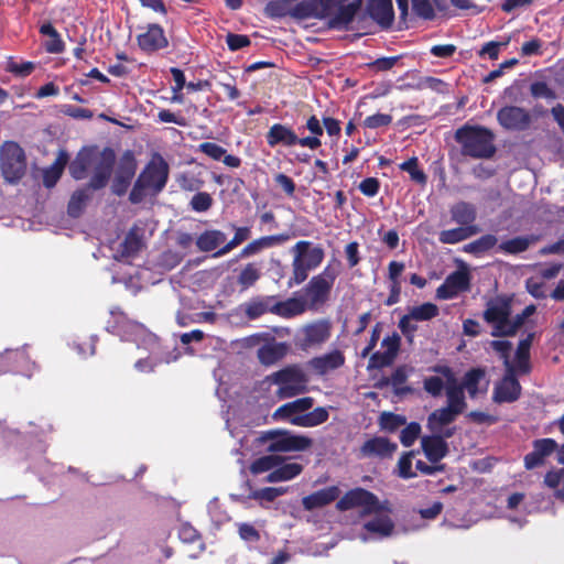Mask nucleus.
<instances>
[{
    "label": "nucleus",
    "instance_id": "28",
    "mask_svg": "<svg viewBox=\"0 0 564 564\" xmlns=\"http://www.w3.org/2000/svg\"><path fill=\"white\" fill-rule=\"evenodd\" d=\"M288 345L284 343H268L258 350V358L264 366H271L281 360L288 352Z\"/></svg>",
    "mask_w": 564,
    "mask_h": 564
},
{
    "label": "nucleus",
    "instance_id": "49",
    "mask_svg": "<svg viewBox=\"0 0 564 564\" xmlns=\"http://www.w3.org/2000/svg\"><path fill=\"white\" fill-rule=\"evenodd\" d=\"M259 278H260L259 269L253 263H249L242 269V271L239 275L238 282L245 289H248L251 285H253Z\"/></svg>",
    "mask_w": 564,
    "mask_h": 564
},
{
    "label": "nucleus",
    "instance_id": "53",
    "mask_svg": "<svg viewBox=\"0 0 564 564\" xmlns=\"http://www.w3.org/2000/svg\"><path fill=\"white\" fill-rule=\"evenodd\" d=\"M199 151L204 154L208 155L213 160L221 161L224 155L226 154V150L213 142H203L199 144Z\"/></svg>",
    "mask_w": 564,
    "mask_h": 564
},
{
    "label": "nucleus",
    "instance_id": "4",
    "mask_svg": "<svg viewBox=\"0 0 564 564\" xmlns=\"http://www.w3.org/2000/svg\"><path fill=\"white\" fill-rule=\"evenodd\" d=\"M294 259L293 267V281L295 284L302 283L306 278L308 271L318 267L324 259V250L314 246L311 241H299L292 248Z\"/></svg>",
    "mask_w": 564,
    "mask_h": 564
},
{
    "label": "nucleus",
    "instance_id": "18",
    "mask_svg": "<svg viewBox=\"0 0 564 564\" xmlns=\"http://www.w3.org/2000/svg\"><path fill=\"white\" fill-rule=\"evenodd\" d=\"M313 404L314 400L311 397L296 399L278 408L273 413V419L288 420L291 424H293V420L296 416H303L304 412L310 410Z\"/></svg>",
    "mask_w": 564,
    "mask_h": 564
},
{
    "label": "nucleus",
    "instance_id": "41",
    "mask_svg": "<svg viewBox=\"0 0 564 564\" xmlns=\"http://www.w3.org/2000/svg\"><path fill=\"white\" fill-rule=\"evenodd\" d=\"M328 419V412L324 408H316L313 411L305 413L303 416H296L293 420V425L302 427L317 426Z\"/></svg>",
    "mask_w": 564,
    "mask_h": 564
},
{
    "label": "nucleus",
    "instance_id": "56",
    "mask_svg": "<svg viewBox=\"0 0 564 564\" xmlns=\"http://www.w3.org/2000/svg\"><path fill=\"white\" fill-rule=\"evenodd\" d=\"M412 8L419 17L424 19H430L434 15V9L430 0H412Z\"/></svg>",
    "mask_w": 564,
    "mask_h": 564
},
{
    "label": "nucleus",
    "instance_id": "61",
    "mask_svg": "<svg viewBox=\"0 0 564 564\" xmlns=\"http://www.w3.org/2000/svg\"><path fill=\"white\" fill-rule=\"evenodd\" d=\"M264 12L270 18H280L286 14V7L282 1H270L264 8Z\"/></svg>",
    "mask_w": 564,
    "mask_h": 564
},
{
    "label": "nucleus",
    "instance_id": "47",
    "mask_svg": "<svg viewBox=\"0 0 564 564\" xmlns=\"http://www.w3.org/2000/svg\"><path fill=\"white\" fill-rule=\"evenodd\" d=\"M410 317L414 321H429L438 314V308L435 304L424 303L417 306H413L409 311Z\"/></svg>",
    "mask_w": 564,
    "mask_h": 564
},
{
    "label": "nucleus",
    "instance_id": "44",
    "mask_svg": "<svg viewBox=\"0 0 564 564\" xmlns=\"http://www.w3.org/2000/svg\"><path fill=\"white\" fill-rule=\"evenodd\" d=\"M498 239L494 235H485L479 239L464 246V251L474 254H480L497 246Z\"/></svg>",
    "mask_w": 564,
    "mask_h": 564
},
{
    "label": "nucleus",
    "instance_id": "64",
    "mask_svg": "<svg viewBox=\"0 0 564 564\" xmlns=\"http://www.w3.org/2000/svg\"><path fill=\"white\" fill-rule=\"evenodd\" d=\"M359 189L364 195L372 197L378 193L379 182L373 177L366 178L360 183Z\"/></svg>",
    "mask_w": 564,
    "mask_h": 564
},
{
    "label": "nucleus",
    "instance_id": "25",
    "mask_svg": "<svg viewBox=\"0 0 564 564\" xmlns=\"http://www.w3.org/2000/svg\"><path fill=\"white\" fill-rule=\"evenodd\" d=\"M307 308V303L302 295L288 299L284 302L273 303L272 312L282 317H293L304 313Z\"/></svg>",
    "mask_w": 564,
    "mask_h": 564
},
{
    "label": "nucleus",
    "instance_id": "37",
    "mask_svg": "<svg viewBox=\"0 0 564 564\" xmlns=\"http://www.w3.org/2000/svg\"><path fill=\"white\" fill-rule=\"evenodd\" d=\"M457 415L454 410L445 406L430 414L427 425L431 431L438 433L444 425L453 422Z\"/></svg>",
    "mask_w": 564,
    "mask_h": 564
},
{
    "label": "nucleus",
    "instance_id": "10",
    "mask_svg": "<svg viewBox=\"0 0 564 564\" xmlns=\"http://www.w3.org/2000/svg\"><path fill=\"white\" fill-rule=\"evenodd\" d=\"M113 162L115 154L111 150H94L90 170L91 180L89 184L91 188L98 189L107 184L110 173L112 171Z\"/></svg>",
    "mask_w": 564,
    "mask_h": 564
},
{
    "label": "nucleus",
    "instance_id": "32",
    "mask_svg": "<svg viewBox=\"0 0 564 564\" xmlns=\"http://www.w3.org/2000/svg\"><path fill=\"white\" fill-rule=\"evenodd\" d=\"M94 150H82L69 165V173L75 180L85 178L91 170Z\"/></svg>",
    "mask_w": 564,
    "mask_h": 564
},
{
    "label": "nucleus",
    "instance_id": "19",
    "mask_svg": "<svg viewBox=\"0 0 564 564\" xmlns=\"http://www.w3.org/2000/svg\"><path fill=\"white\" fill-rule=\"evenodd\" d=\"M469 278L465 271H456L449 274L445 282L437 289L436 294L440 299H452L459 292L468 289Z\"/></svg>",
    "mask_w": 564,
    "mask_h": 564
},
{
    "label": "nucleus",
    "instance_id": "50",
    "mask_svg": "<svg viewBox=\"0 0 564 564\" xmlns=\"http://www.w3.org/2000/svg\"><path fill=\"white\" fill-rule=\"evenodd\" d=\"M405 417L402 416V415H398V414H393V413H390V412H383L381 415H380V425L383 430H387V431H394L397 430L398 427L402 426L405 424Z\"/></svg>",
    "mask_w": 564,
    "mask_h": 564
},
{
    "label": "nucleus",
    "instance_id": "11",
    "mask_svg": "<svg viewBox=\"0 0 564 564\" xmlns=\"http://www.w3.org/2000/svg\"><path fill=\"white\" fill-rule=\"evenodd\" d=\"M506 375L500 382H498L494 390L492 399L497 403L513 402L518 400L521 393V386L516 379L513 367L511 362L506 359Z\"/></svg>",
    "mask_w": 564,
    "mask_h": 564
},
{
    "label": "nucleus",
    "instance_id": "7",
    "mask_svg": "<svg viewBox=\"0 0 564 564\" xmlns=\"http://www.w3.org/2000/svg\"><path fill=\"white\" fill-rule=\"evenodd\" d=\"M337 274L336 269L326 267L321 274L308 282L302 294V297L306 300L308 310H315L326 302Z\"/></svg>",
    "mask_w": 564,
    "mask_h": 564
},
{
    "label": "nucleus",
    "instance_id": "17",
    "mask_svg": "<svg viewBox=\"0 0 564 564\" xmlns=\"http://www.w3.org/2000/svg\"><path fill=\"white\" fill-rule=\"evenodd\" d=\"M399 346L400 337L397 334L386 337L381 343L383 351L376 352L370 357L369 367L382 368L392 364L398 354Z\"/></svg>",
    "mask_w": 564,
    "mask_h": 564
},
{
    "label": "nucleus",
    "instance_id": "59",
    "mask_svg": "<svg viewBox=\"0 0 564 564\" xmlns=\"http://www.w3.org/2000/svg\"><path fill=\"white\" fill-rule=\"evenodd\" d=\"M212 197L207 193H198L192 198L191 205L196 212H205L212 206Z\"/></svg>",
    "mask_w": 564,
    "mask_h": 564
},
{
    "label": "nucleus",
    "instance_id": "23",
    "mask_svg": "<svg viewBox=\"0 0 564 564\" xmlns=\"http://www.w3.org/2000/svg\"><path fill=\"white\" fill-rule=\"evenodd\" d=\"M489 381L486 379L485 371L481 369H471L468 371L462 382L463 390L466 389L470 398H477L485 394L488 389Z\"/></svg>",
    "mask_w": 564,
    "mask_h": 564
},
{
    "label": "nucleus",
    "instance_id": "33",
    "mask_svg": "<svg viewBox=\"0 0 564 564\" xmlns=\"http://www.w3.org/2000/svg\"><path fill=\"white\" fill-rule=\"evenodd\" d=\"M67 162V153L59 151L54 163L43 171V183L46 187H53L57 183Z\"/></svg>",
    "mask_w": 564,
    "mask_h": 564
},
{
    "label": "nucleus",
    "instance_id": "42",
    "mask_svg": "<svg viewBox=\"0 0 564 564\" xmlns=\"http://www.w3.org/2000/svg\"><path fill=\"white\" fill-rule=\"evenodd\" d=\"M359 6L360 2L358 0H354L345 6H341L332 20L333 25L346 26L347 24H349L354 20L359 9Z\"/></svg>",
    "mask_w": 564,
    "mask_h": 564
},
{
    "label": "nucleus",
    "instance_id": "5",
    "mask_svg": "<svg viewBox=\"0 0 564 564\" xmlns=\"http://www.w3.org/2000/svg\"><path fill=\"white\" fill-rule=\"evenodd\" d=\"M364 519L365 533L360 534L362 542L386 539L394 532L395 524L390 516V510L382 503L371 516H366Z\"/></svg>",
    "mask_w": 564,
    "mask_h": 564
},
{
    "label": "nucleus",
    "instance_id": "46",
    "mask_svg": "<svg viewBox=\"0 0 564 564\" xmlns=\"http://www.w3.org/2000/svg\"><path fill=\"white\" fill-rule=\"evenodd\" d=\"M90 195H89V189L88 188H83V189H78L76 191L70 199H69V203H68V213L70 216L73 217H77L84 206L86 205V203L88 202Z\"/></svg>",
    "mask_w": 564,
    "mask_h": 564
},
{
    "label": "nucleus",
    "instance_id": "30",
    "mask_svg": "<svg viewBox=\"0 0 564 564\" xmlns=\"http://www.w3.org/2000/svg\"><path fill=\"white\" fill-rule=\"evenodd\" d=\"M369 13L373 20L383 26H389L393 21V8L391 0H370Z\"/></svg>",
    "mask_w": 564,
    "mask_h": 564
},
{
    "label": "nucleus",
    "instance_id": "6",
    "mask_svg": "<svg viewBox=\"0 0 564 564\" xmlns=\"http://www.w3.org/2000/svg\"><path fill=\"white\" fill-rule=\"evenodd\" d=\"M260 440L268 443V451L271 453L301 452L312 445L308 437L294 435L283 430L263 432Z\"/></svg>",
    "mask_w": 564,
    "mask_h": 564
},
{
    "label": "nucleus",
    "instance_id": "57",
    "mask_svg": "<svg viewBox=\"0 0 564 564\" xmlns=\"http://www.w3.org/2000/svg\"><path fill=\"white\" fill-rule=\"evenodd\" d=\"M444 387L446 388V379L433 376L424 380V389L432 395H440Z\"/></svg>",
    "mask_w": 564,
    "mask_h": 564
},
{
    "label": "nucleus",
    "instance_id": "12",
    "mask_svg": "<svg viewBox=\"0 0 564 564\" xmlns=\"http://www.w3.org/2000/svg\"><path fill=\"white\" fill-rule=\"evenodd\" d=\"M139 185L154 193L160 192L167 180V166L162 159L153 160L140 175Z\"/></svg>",
    "mask_w": 564,
    "mask_h": 564
},
{
    "label": "nucleus",
    "instance_id": "62",
    "mask_svg": "<svg viewBox=\"0 0 564 564\" xmlns=\"http://www.w3.org/2000/svg\"><path fill=\"white\" fill-rule=\"evenodd\" d=\"M227 44L231 51L240 50L250 44V40L246 35L228 34Z\"/></svg>",
    "mask_w": 564,
    "mask_h": 564
},
{
    "label": "nucleus",
    "instance_id": "15",
    "mask_svg": "<svg viewBox=\"0 0 564 564\" xmlns=\"http://www.w3.org/2000/svg\"><path fill=\"white\" fill-rule=\"evenodd\" d=\"M499 123L508 130H524L530 124V115L527 110L516 106H508L497 113Z\"/></svg>",
    "mask_w": 564,
    "mask_h": 564
},
{
    "label": "nucleus",
    "instance_id": "51",
    "mask_svg": "<svg viewBox=\"0 0 564 564\" xmlns=\"http://www.w3.org/2000/svg\"><path fill=\"white\" fill-rule=\"evenodd\" d=\"M400 169L402 171H405L408 172L410 175H411V178L417 183H425L426 181V176L425 174L423 173V171H421L419 167H417V159L416 158H411L410 160L403 162L401 165H400Z\"/></svg>",
    "mask_w": 564,
    "mask_h": 564
},
{
    "label": "nucleus",
    "instance_id": "16",
    "mask_svg": "<svg viewBox=\"0 0 564 564\" xmlns=\"http://www.w3.org/2000/svg\"><path fill=\"white\" fill-rule=\"evenodd\" d=\"M558 444L552 438L536 440L533 443V451L524 457L528 469L535 468L543 464L544 459L555 453Z\"/></svg>",
    "mask_w": 564,
    "mask_h": 564
},
{
    "label": "nucleus",
    "instance_id": "55",
    "mask_svg": "<svg viewBox=\"0 0 564 564\" xmlns=\"http://www.w3.org/2000/svg\"><path fill=\"white\" fill-rule=\"evenodd\" d=\"M412 456L413 453L410 452L404 454L398 463L399 476L402 478H412L415 476V473L412 471Z\"/></svg>",
    "mask_w": 564,
    "mask_h": 564
},
{
    "label": "nucleus",
    "instance_id": "39",
    "mask_svg": "<svg viewBox=\"0 0 564 564\" xmlns=\"http://www.w3.org/2000/svg\"><path fill=\"white\" fill-rule=\"evenodd\" d=\"M226 241V235L220 230H207L196 240L197 248L200 251H213Z\"/></svg>",
    "mask_w": 564,
    "mask_h": 564
},
{
    "label": "nucleus",
    "instance_id": "13",
    "mask_svg": "<svg viewBox=\"0 0 564 564\" xmlns=\"http://www.w3.org/2000/svg\"><path fill=\"white\" fill-rule=\"evenodd\" d=\"M330 336V327L327 322L318 321L305 325L297 335L299 345L304 348L319 346Z\"/></svg>",
    "mask_w": 564,
    "mask_h": 564
},
{
    "label": "nucleus",
    "instance_id": "26",
    "mask_svg": "<svg viewBox=\"0 0 564 564\" xmlns=\"http://www.w3.org/2000/svg\"><path fill=\"white\" fill-rule=\"evenodd\" d=\"M134 173L135 164L133 160L130 158L124 159L116 173L112 191L118 195L123 194L127 191L130 181L134 176Z\"/></svg>",
    "mask_w": 564,
    "mask_h": 564
},
{
    "label": "nucleus",
    "instance_id": "34",
    "mask_svg": "<svg viewBox=\"0 0 564 564\" xmlns=\"http://www.w3.org/2000/svg\"><path fill=\"white\" fill-rule=\"evenodd\" d=\"M480 229L477 226L464 227L460 226L458 228L447 229L440 232V241L442 243H457L465 239L470 238L471 236L478 234Z\"/></svg>",
    "mask_w": 564,
    "mask_h": 564
},
{
    "label": "nucleus",
    "instance_id": "45",
    "mask_svg": "<svg viewBox=\"0 0 564 564\" xmlns=\"http://www.w3.org/2000/svg\"><path fill=\"white\" fill-rule=\"evenodd\" d=\"M142 240L135 230H131L121 243V258H129L139 252L142 248Z\"/></svg>",
    "mask_w": 564,
    "mask_h": 564
},
{
    "label": "nucleus",
    "instance_id": "54",
    "mask_svg": "<svg viewBox=\"0 0 564 564\" xmlns=\"http://www.w3.org/2000/svg\"><path fill=\"white\" fill-rule=\"evenodd\" d=\"M392 121V117L386 113H376L367 117L364 120V126L369 129H377L379 127L389 126Z\"/></svg>",
    "mask_w": 564,
    "mask_h": 564
},
{
    "label": "nucleus",
    "instance_id": "58",
    "mask_svg": "<svg viewBox=\"0 0 564 564\" xmlns=\"http://www.w3.org/2000/svg\"><path fill=\"white\" fill-rule=\"evenodd\" d=\"M545 484L551 488H556L562 486V489L560 490L561 495L564 496V468L557 470V471H550L546 474Z\"/></svg>",
    "mask_w": 564,
    "mask_h": 564
},
{
    "label": "nucleus",
    "instance_id": "29",
    "mask_svg": "<svg viewBox=\"0 0 564 564\" xmlns=\"http://www.w3.org/2000/svg\"><path fill=\"white\" fill-rule=\"evenodd\" d=\"M538 240L539 236L535 235L514 237L499 243L497 251L507 254H518L525 251L530 246L534 245Z\"/></svg>",
    "mask_w": 564,
    "mask_h": 564
},
{
    "label": "nucleus",
    "instance_id": "3",
    "mask_svg": "<svg viewBox=\"0 0 564 564\" xmlns=\"http://www.w3.org/2000/svg\"><path fill=\"white\" fill-rule=\"evenodd\" d=\"M510 301L495 297L487 303L485 319L494 326L492 336H511L523 324L522 316L510 317Z\"/></svg>",
    "mask_w": 564,
    "mask_h": 564
},
{
    "label": "nucleus",
    "instance_id": "20",
    "mask_svg": "<svg viewBox=\"0 0 564 564\" xmlns=\"http://www.w3.org/2000/svg\"><path fill=\"white\" fill-rule=\"evenodd\" d=\"M265 140L271 148H275L278 145L291 148L296 145L297 134L289 126L274 123L268 130Z\"/></svg>",
    "mask_w": 564,
    "mask_h": 564
},
{
    "label": "nucleus",
    "instance_id": "31",
    "mask_svg": "<svg viewBox=\"0 0 564 564\" xmlns=\"http://www.w3.org/2000/svg\"><path fill=\"white\" fill-rule=\"evenodd\" d=\"M338 494L339 491L336 487L325 488L304 497L302 503L306 510H313L330 503L338 497Z\"/></svg>",
    "mask_w": 564,
    "mask_h": 564
},
{
    "label": "nucleus",
    "instance_id": "27",
    "mask_svg": "<svg viewBox=\"0 0 564 564\" xmlns=\"http://www.w3.org/2000/svg\"><path fill=\"white\" fill-rule=\"evenodd\" d=\"M424 454L432 463L440 462L447 453V444L441 436H424L421 440Z\"/></svg>",
    "mask_w": 564,
    "mask_h": 564
},
{
    "label": "nucleus",
    "instance_id": "60",
    "mask_svg": "<svg viewBox=\"0 0 564 564\" xmlns=\"http://www.w3.org/2000/svg\"><path fill=\"white\" fill-rule=\"evenodd\" d=\"M62 112L75 119H90L94 116L93 112L88 109L78 108L70 105H64L62 107Z\"/></svg>",
    "mask_w": 564,
    "mask_h": 564
},
{
    "label": "nucleus",
    "instance_id": "52",
    "mask_svg": "<svg viewBox=\"0 0 564 564\" xmlns=\"http://www.w3.org/2000/svg\"><path fill=\"white\" fill-rule=\"evenodd\" d=\"M420 432H421V426L417 423H410L401 432V435H400L401 443L406 447L411 446L417 438Z\"/></svg>",
    "mask_w": 564,
    "mask_h": 564
},
{
    "label": "nucleus",
    "instance_id": "8",
    "mask_svg": "<svg viewBox=\"0 0 564 564\" xmlns=\"http://www.w3.org/2000/svg\"><path fill=\"white\" fill-rule=\"evenodd\" d=\"M0 166L4 178L8 182H17L25 172V156L21 147L7 141L0 148Z\"/></svg>",
    "mask_w": 564,
    "mask_h": 564
},
{
    "label": "nucleus",
    "instance_id": "48",
    "mask_svg": "<svg viewBox=\"0 0 564 564\" xmlns=\"http://www.w3.org/2000/svg\"><path fill=\"white\" fill-rule=\"evenodd\" d=\"M281 464V458L276 455H267L256 459L250 466L253 474L269 471Z\"/></svg>",
    "mask_w": 564,
    "mask_h": 564
},
{
    "label": "nucleus",
    "instance_id": "14",
    "mask_svg": "<svg viewBox=\"0 0 564 564\" xmlns=\"http://www.w3.org/2000/svg\"><path fill=\"white\" fill-rule=\"evenodd\" d=\"M436 370L446 378L447 406L457 414L462 413L466 408L463 387L457 382L449 368L442 367Z\"/></svg>",
    "mask_w": 564,
    "mask_h": 564
},
{
    "label": "nucleus",
    "instance_id": "2",
    "mask_svg": "<svg viewBox=\"0 0 564 564\" xmlns=\"http://www.w3.org/2000/svg\"><path fill=\"white\" fill-rule=\"evenodd\" d=\"M455 139L462 145L463 154L471 158L487 159L496 151L494 135L485 128L465 126L456 131Z\"/></svg>",
    "mask_w": 564,
    "mask_h": 564
},
{
    "label": "nucleus",
    "instance_id": "22",
    "mask_svg": "<svg viewBox=\"0 0 564 564\" xmlns=\"http://www.w3.org/2000/svg\"><path fill=\"white\" fill-rule=\"evenodd\" d=\"M344 362L345 357L343 352L339 350H334L311 359L308 365L317 375H325L341 367Z\"/></svg>",
    "mask_w": 564,
    "mask_h": 564
},
{
    "label": "nucleus",
    "instance_id": "35",
    "mask_svg": "<svg viewBox=\"0 0 564 564\" xmlns=\"http://www.w3.org/2000/svg\"><path fill=\"white\" fill-rule=\"evenodd\" d=\"M272 306L273 297L267 296L252 299L245 303L241 307L250 319H254L269 311L272 312Z\"/></svg>",
    "mask_w": 564,
    "mask_h": 564
},
{
    "label": "nucleus",
    "instance_id": "24",
    "mask_svg": "<svg viewBox=\"0 0 564 564\" xmlns=\"http://www.w3.org/2000/svg\"><path fill=\"white\" fill-rule=\"evenodd\" d=\"M138 43L144 51H155L164 47L167 41L161 26L153 24L144 33L139 34Z\"/></svg>",
    "mask_w": 564,
    "mask_h": 564
},
{
    "label": "nucleus",
    "instance_id": "40",
    "mask_svg": "<svg viewBox=\"0 0 564 564\" xmlns=\"http://www.w3.org/2000/svg\"><path fill=\"white\" fill-rule=\"evenodd\" d=\"M531 345V337L521 340L518 345L516 352L514 364H511L513 367V372L517 373H527L530 370L529 366V350Z\"/></svg>",
    "mask_w": 564,
    "mask_h": 564
},
{
    "label": "nucleus",
    "instance_id": "63",
    "mask_svg": "<svg viewBox=\"0 0 564 564\" xmlns=\"http://www.w3.org/2000/svg\"><path fill=\"white\" fill-rule=\"evenodd\" d=\"M158 118L161 122L175 123L181 127H184L186 124V120L184 117L177 116V115L171 112L170 110H165V109L161 110L158 113Z\"/></svg>",
    "mask_w": 564,
    "mask_h": 564
},
{
    "label": "nucleus",
    "instance_id": "9",
    "mask_svg": "<svg viewBox=\"0 0 564 564\" xmlns=\"http://www.w3.org/2000/svg\"><path fill=\"white\" fill-rule=\"evenodd\" d=\"M381 502L370 491L362 488H356L348 491L338 502L339 510L357 509L362 518L371 516L373 511L378 510Z\"/></svg>",
    "mask_w": 564,
    "mask_h": 564
},
{
    "label": "nucleus",
    "instance_id": "36",
    "mask_svg": "<svg viewBox=\"0 0 564 564\" xmlns=\"http://www.w3.org/2000/svg\"><path fill=\"white\" fill-rule=\"evenodd\" d=\"M302 469V465L297 463H288L279 467L276 466V468L267 476L265 480L268 482L291 480L300 475Z\"/></svg>",
    "mask_w": 564,
    "mask_h": 564
},
{
    "label": "nucleus",
    "instance_id": "38",
    "mask_svg": "<svg viewBox=\"0 0 564 564\" xmlns=\"http://www.w3.org/2000/svg\"><path fill=\"white\" fill-rule=\"evenodd\" d=\"M452 219L460 226L469 227L476 219L475 207L467 203H458L451 209Z\"/></svg>",
    "mask_w": 564,
    "mask_h": 564
},
{
    "label": "nucleus",
    "instance_id": "43",
    "mask_svg": "<svg viewBox=\"0 0 564 564\" xmlns=\"http://www.w3.org/2000/svg\"><path fill=\"white\" fill-rule=\"evenodd\" d=\"M281 236H268L253 240L248 243L241 251L242 257H249L258 253L262 249L272 247L275 242L284 240Z\"/></svg>",
    "mask_w": 564,
    "mask_h": 564
},
{
    "label": "nucleus",
    "instance_id": "1",
    "mask_svg": "<svg viewBox=\"0 0 564 564\" xmlns=\"http://www.w3.org/2000/svg\"><path fill=\"white\" fill-rule=\"evenodd\" d=\"M308 377L301 366L290 365L267 376L261 387L276 386L275 397L279 400L290 399L306 392Z\"/></svg>",
    "mask_w": 564,
    "mask_h": 564
},
{
    "label": "nucleus",
    "instance_id": "21",
    "mask_svg": "<svg viewBox=\"0 0 564 564\" xmlns=\"http://www.w3.org/2000/svg\"><path fill=\"white\" fill-rule=\"evenodd\" d=\"M397 447L395 443H391L384 437H373L364 443L360 453L362 457L387 458L393 455Z\"/></svg>",
    "mask_w": 564,
    "mask_h": 564
}]
</instances>
